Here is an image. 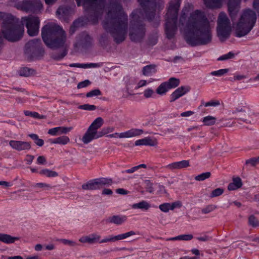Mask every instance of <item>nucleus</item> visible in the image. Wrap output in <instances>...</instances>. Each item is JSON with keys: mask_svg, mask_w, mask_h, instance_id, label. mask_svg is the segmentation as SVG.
Listing matches in <instances>:
<instances>
[{"mask_svg": "<svg viewBox=\"0 0 259 259\" xmlns=\"http://www.w3.org/2000/svg\"><path fill=\"white\" fill-rule=\"evenodd\" d=\"M105 16L103 21L104 29L114 38L117 43L123 41L126 36L128 17L121 5L111 3L105 8Z\"/></svg>", "mask_w": 259, "mask_h": 259, "instance_id": "f257e3e1", "label": "nucleus"}, {"mask_svg": "<svg viewBox=\"0 0 259 259\" xmlns=\"http://www.w3.org/2000/svg\"><path fill=\"white\" fill-rule=\"evenodd\" d=\"M186 30V41L192 46L205 45L211 40L209 22L201 11L196 10L191 14Z\"/></svg>", "mask_w": 259, "mask_h": 259, "instance_id": "f03ea898", "label": "nucleus"}, {"mask_svg": "<svg viewBox=\"0 0 259 259\" xmlns=\"http://www.w3.org/2000/svg\"><path fill=\"white\" fill-rule=\"evenodd\" d=\"M0 20L3 21L2 37L10 41H17L23 36L24 28L19 20L10 14L0 12Z\"/></svg>", "mask_w": 259, "mask_h": 259, "instance_id": "7ed1b4c3", "label": "nucleus"}, {"mask_svg": "<svg viewBox=\"0 0 259 259\" xmlns=\"http://www.w3.org/2000/svg\"><path fill=\"white\" fill-rule=\"evenodd\" d=\"M41 37L49 48L55 49L63 47L66 40L65 31L55 23H48L41 29Z\"/></svg>", "mask_w": 259, "mask_h": 259, "instance_id": "20e7f679", "label": "nucleus"}, {"mask_svg": "<svg viewBox=\"0 0 259 259\" xmlns=\"http://www.w3.org/2000/svg\"><path fill=\"white\" fill-rule=\"evenodd\" d=\"M256 19L255 11L250 9L243 10L238 21L234 24L236 35L241 37L248 33L254 26Z\"/></svg>", "mask_w": 259, "mask_h": 259, "instance_id": "39448f33", "label": "nucleus"}, {"mask_svg": "<svg viewBox=\"0 0 259 259\" xmlns=\"http://www.w3.org/2000/svg\"><path fill=\"white\" fill-rule=\"evenodd\" d=\"M181 0H173L170 4L166 15L165 33L167 37L170 39L174 37L177 31L176 21L178 10Z\"/></svg>", "mask_w": 259, "mask_h": 259, "instance_id": "423d86ee", "label": "nucleus"}, {"mask_svg": "<svg viewBox=\"0 0 259 259\" xmlns=\"http://www.w3.org/2000/svg\"><path fill=\"white\" fill-rule=\"evenodd\" d=\"M103 119L101 117L96 118L88 128L87 132L82 137V141L87 144L94 139H97L109 133V128H103L98 132L97 130L103 124Z\"/></svg>", "mask_w": 259, "mask_h": 259, "instance_id": "0eeeda50", "label": "nucleus"}, {"mask_svg": "<svg viewBox=\"0 0 259 259\" xmlns=\"http://www.w3.org/2000/svg\"><path fill=\"white\" fill-rule=\"evenodd\" d=\"M231 31L230 22L227 15L223 12L219 14L218 18V35L222 41L229 37Z\"/></svg>", "mask_w": 259, "mask_h": 259, "instance_id": "6e6552de", "label": "nucleus"}, {"mask_svg": "<svg viewBox=\"0 0 259 259\" xmlns=\"http://www.w3.org/2000/svg\"><path fill=\"white\" fill-rule=\"evenodd\" d=\"M20 22L23 27L25 25L30 36H34L38 33L40 20L38 17L32 15L23 17Z\"/></svg>", "mask_w": 259, "mask_h": 259, "instance_id": "1a4fd4ad", "label": "nucleus"}, {"mask_svg": "<svg viewBox=\"0 0 259 259\" xmlns=\"http://www.w3.org/2000/svg\"><path fill=\"white\" fill-rule=\"evenodd\" d=\"M145 34L144 26L142 24L135 20L131 22L129 36L132 41H140L144 37Z\"/></svg>", "mask_w": 259, "mask_h": 259, "instance_id": "9d476101", "label": "nucleus"}, {"mask_svg": "<svg viewBox=\"0 0 259 259\" xmlns=\"http://www.w3.org/2000/svg\"><path fill=\"white\" fill-rule=\"evenodd\" d=\"M41 45L39 39H33L29 41L25 47V53L28 58H32L36 57L39 54Z\"/></svg>", "mask_w": 259, "mask_h": 259, "instance_id": "9b49d317", "label": "nucleus"}, {"mask_svg": "<svg viewBox=\"0 0 259 259\" xmlns=\"http://www.w3.org/2000/svg\"><path fill=\"white\" fill-rule=\"evenodd\" d=\"M143 8L146 17L152 20L155 16L156 3L155 0H138Z\"/></svg>", "mask_w": 259, "mask_h": 259, "instance_id": "f8f14e48", "label": "nucleus"}, {"mask_svg": "<svg viewBox=\"0 0 259 259\" xmlns=\"http://www.w3.org/2000/svg\"><path fill=\"white\" fill-rule=\"evenodd\" d=\"M77 5L80 6L81 3L87 9L100 10L104 8L105 0H76Z\"/></svg>", "mask_w": 259, "mask_h": 259, "instance_id": "ddd939ff", "label": "nucleus"}, {"mask_svg": "<svg viewBox=\"0 0 259 259\" xmlns=\"http://www.w3.org/2000/svg\"><path fill=\"white\" fill-rule=\"evenodd\" d=\"M27 12L38 13L42 9L43 6L40 0H30L26 2L23 6Z\"/></svg>", "mask_w": 259, "mask_h": 259, "instance_id": "4468645a", "label": "nucleus"}, {"mask_svg": "<svg viewBox=\"0 0 259 259\" xmlns=\"http://www.w3.org/2000/svg\"><path fill=\"white\" fill-rule=\"evenodd\" d=\"M241 0H228V9L232 19H235L240 8Z\"/></svg>", "mask_w": 259, "mask_h": 259, "instance_id": "2eb2a0df", "label": "nucleus"}, {"mask_svg": "<svg viewBox=\"0 0 259 259\" xmlns=\"http://www.w3.org/2000/svg\"><path fill=\"white\" fill-rule=\"evenodd\" d=\"M9 145L18 151L29 150L31 147L30 143L21 141L11 140L9 142Z\"/></svg>", "mask_w": 259, "mask_h": 259, "instance_id": "dca6fc26", "label": "nucleus"}, {"mask_svg": "<svg viewBox=\"0 0 259 259\" xmlns=\"http://www.w3.org/2000/svg\"><path fill=\"white\" fill-rule=\"evenodd\" d=\"M188 88L181 87L175 90L171 95L170 102H174L189 91Z\"/></svg>", "mask_w": 259, "mask_h": 259, "instance_id": "f3484780", "label": "nucleus"}, {"mask_svg": "<svg viewBox=\"0 0 259 259\" xmlns=\"http://www.w3.org/2000/svg\"><path fill=\"white\" fill-rule=\"evenodd\" d=\"M143 131L140 129H132L127 132L120 133L119 137L120 138H131L135 136H139L142 134Z\"/></svg>", "mask_w": 259, "mask_h": 259, "instance_id": "a211bd4d", "label": "nucleus"}, {"mask_svg": "<svg viewBox=\"0 0 259 259\" xmlns=\"http://www.w3.org/2000/svg\"><path fill=\"white\" fill-rule=\"evenodd\" d=\"M157 144V140L152 139L150 138H146L141 140H139L136 141L135 145H149L151 146H154Z\"/></svg>", "mask_w": 259, "mask_h": 259, "instance_id": "6ab92c4d", "label": "nucleus"}, {"mask_svg": "<svg viewBox=\"0 0 259 259\" xmlns=\"http://www.w3.org/2000/svg\"><path fill=\"white\" fill-rule=\"evenodd\" d=\"M72 128L71 127H57L50 129L48 131V134L53 136L57 135L58 133H59L60 134H65L71 131Z\"/></svg>", "mask_w": 259, "mask_h": 259, "instance_id": "aec40b11", "label": "nucleus"}, {"mask_svg": "<svg viewBox=\"0 0 259 259\" xmlns=\"http://www.w3.org/2000/svg\"><path fill=\"white\" fill-rule=\"evenodd\" d=\"M222 0H204L206 7L210 9H218L222 6Z\"/></svg>", "mask_w": 259, "mask_h": 259, "instance_id": "412c9836", "label": "nucleus"}, {"mask_svg": "<svg viewBox=\"0 0 259 259\" xmlns=\"http://www.w3.org/2000/svg\"><path fill=\"white\" fill-rule=\"evenodd\" d=\"M100 236L96 235H92V237L89 236H83L79 239V241L82 243H93L100 239Z\"/></svg>", "mask_w": 259, "mask_h": 259, "instance_id": "4be33fe9", "label": "nucleus"}, {"mask_svg": "<svg viewBox=\"0 0 259 259\" xmlns=\"http://www.w3.org/2000/svg\"><path fill=\"white\" fill-rule=\"evenodd\" d=\"M18 237H14L7 234H0V240L6 243H13L19 240Z\"/></svg>", "mask_w": 259, "mask_h": 259, "instance_id": "5701e85b", "label": "nucleus"}, {"mask_svg": "<svg viewBox=\"0 0 259 259\" xmlns=\"http://www.w3.org/2000/svg\"><path fill=\"white\" fill-rule=\"evenodd\" d=\"M156 66L154 64L149 65L143 67L142 70L143 74L148 76L150 74L155 73Z\"/></svg>", "mask_w": 259, "mask_h": 259, "instance_id": "b1692460", "label": "nucleus"}, {"mask_svg": "<svg viewBox=\"0 0 259 259\" xmlns=\"http://www.w3.org/2000/svg\"><path fill=\"white\" fill-rule=\"evenodd\" d=\"M83 190H95L100 189L96 180L82 185Z\"/></svg>", "mask_w": 259, "mask_h": 259, "instance_id": "393cba45", "label": "nucleus"}, {"mask_svg": "<svg viewBox=\"0 0 259 259\" xmlns=\"http://www.w3.org/2000/svg\"><path fill=\"white\" fill-rule=\"evenodd\" d=\"M69 138L67 136H62L58 137L52 141L53 144H60L65 145L69 142Z\"/></svg>", "mask_w": 259, "mask_h": 259, "instance_id": "a878e982", "label": "nucleus"}, {"mask_svg": "<svg viewBox=\"0 0 259 259\" xmlns=\"http://www.w3.org/2000/svg\"><path fill=\"white\" fill-rule=\"evenodd\" d=\"M34 71L27 67H23L19 70L20 75L27 77L34 73Z\"/></svg>", "mask_w": 259, "mask_h": 259, "instance_id": "bb28decb", "label": "nucleus"}, {"mask_svg": "<svg viewBox=\"0 0 259 259\" xmlns=\"http://www.w3.org/2000/svg\"><path fill=\"white\" fill-rule=\"evenodd\" d=\"M125 217H120L118 215H113L108 219L109 222L115 224H121L123 222Z\"/></svg>", "mask_w": 259, "mask_h": 259, "instance_id": "cd10ccee", "label": "nucleus"}, {"mask_svg": "<svg viewBox=\"0 0 259 259\" xmlns=\"http://www.w3.org/2000/svg\"><path fill=\"white\" fill-rule=\"evenodd\" d=\"M99 188H101L106 185H111L112 183V180L111 179L101 178L96 180Z\"/></svg>", "mask_w": 259, "mask_h": 259, "instance_id": "c85d7f7f", "label": "nucleus"}, {"mask_svg": "<svg viewBox=\"0 0 259 259\" xmlns=\"http://www.w3.org/2000/svg\"><path fill=\"white\" fill-rule=\"evenodd\" d=\"M169 89L177 87L180 84V80L179 79L171 77L166 81Z\"/></svg>", "mask_w": 259, "mask_h": 259, "instance_id": "c756f323", "label": "nucleus"}, {"mask_svg": "<svg viewBox=\"0 0 259 259\" xmlns=\"http://www.w3.org/2000/svg\"><path fill=\"white\" fill-rule=\"evenodd\" d=\"M203 122L207 126L214 125L216 122V118L211 116H207L204 117Z\"/></svg>", "mask_w": 259, "mask_h": 259, "instance_id": "7c9ffc66", "label": "nucleus"}, {"mask_svg": "<svg viewBox=\"0 0 259 259\" xmlns=\"http://www.w3.org/2000/svg\"><path fill=\"white\" fill-rule=\"evenodd\" d=\"M169 90L166 82L162 83L157 89L156 93L158 94L161 95L165 93Z\"/></svg>", "mask_w": 259, "mask_h": 259, "instance_id": "2f4dec72", "label": "nucleus"}, {"mask_svg": "<svg viewBox=\"0 0 259 259\" xmlns=\"http://www.w3.org/2000/svg\"><path fill=\"white\" fill-rule=\"evenodd\" d=\"M135 232L133 231H131L127 233H126L123 234L117 235L116 236H114L113 237H112V241H115L117 240H122L124 239L131 235H135Z\"/></svg>", "mask_w": 259, "mask_h": 259, "instance_id": "473e14b6", "label": "nucleus"}, {"mask_svg": "<svg viewBox=\"0 0 259 259\" xmlns=\"http://www.w3.org/2000/svg\"><path fill=\"white\" fill-rule=\"evenodd\" d=\"M193 238V236L192 235H183L178 236L175 237L168 238L167 239V241L169 240H190Z\"/></svg>", "mask_w": 259, "mask_h": 259, "instance_id": "72a5a7b5", "label": "nucleus"}, {"mask_svg": "<svg viewBox=\"0 0 259 259\" xmlns=\"http://www.w3.org/2000/svg\"><path fill=\"white\" fill-rule=\"evenodd\" d=\"M248 223L253 227L259 226V221L253 215H251L248 218Z\"/></svg>", "mask_w": 259, "mask_h": 259, "instance_id": "f704fd0d", "label": "nucleus"}, {"mask_svg": "<svg viewBox=\"0 0 259 259\" xmlns=\"http://www.w3.org/2000/svg\"><path fill=\"white\" fill-rule=\"evenodd\" d=\"M133 208H138L141 209H145L146 210L148 209L150 205L146 201H142L138 203H136L133 205Z\"/></svg>", "mask_w": 259, "mask_h": 259, "instance_id": "c9c22d12", "label": "nucleus"}, {"mask_svg": "<svg viewBox=\"0 0 259 259\" xmlns=\"http://www.w3.org/2000/svg\"><path fill=\"white\" fill-rule=\"evenodd\" d=\"M29 136L31 139H32L33 140H34L35 141V143L37 145H38L39 146H42L44 145V140L42 139H39L38 136L37 135L32 134L29 135Z\"/></svg>", "mask_w": 259, "mask_h": 259, "instance_id": "e433bc0d", "label": "nucleus"}, {"mask_svg": "<svg viewBox=\"0 0 259 259\" xmlns=\"http://www.w3.org/2000/svg\"><path fill=\"white\" fill-rule=\"evenodd\" d=\"M25 115L26 116H30L34 118H38V119H44L46 118V116L44 115H40L37 112H30L28 111H26L24 112Z\"/></svg>", "mask_w": 259, "mask_h": 259, "instance_id": "4c0bfd02", "label": "nucleus"}, {"mask_svg": "<svg viewBox=\"0 0 259 259\" xmlns=\"http://www.w3.org/2000/svg\"><path fill=\"white\" fill-rule=\"evenodd\" d=\"M40 174L45 175L48 177H54L57 176V173L48 169H43L40 171Z\"/></svg>", "mask_w": 259, "mask_h": 259, "instance_id": "58836bf2", "label": "nucleus"}, {"mask_svg": "<svg viewBox=\"0 0 259 259\" xmlns=\"http://www.w3.org/2000/svg\"><path fill=\"white\" fill-rule=\"evenodd\" d=\"M210 172H207L196 176L195 179L197 181H203L206 179L209 178L210 177Z\"/></svg>", "mask_w": 259, "mask_h": 259, "instance_id": "ea45409f", "label": "nucleus"}, {"mask_svg": "<svg viewBox=\"0 0 259 259\" xmlns=\"http://www.w3.org/2000/svg\"><path fill=\"white\" fill-rule=\"evenodd\" d=\"M68 13V10L66 7H60L59 8L56 14L58 15H60L62 17L67 15Z\"/></svg>", "mask_w": 259, "mask_h": 259, "instance_id": "a19ab883", "label": "nucleus"}, {"mask_svg": "<svg viewBox=\"0 0 259 259\" xmlns=\"http://www.w3.org/2000/svg\"><path fill=\"white\" fill-rule=\"evenodd\" d=\"M232 181H233V184L236 186H237V187L238 189L242 187V181H241V179L239 177H234L232 179Z\"/></svg>", "mask_w": 259, "mask_h": 259, "instance_id": "79ce46f5", "label": "nucleus"}, {"mask_svg": "<svg viewBox=\"0 0 259 259\" xmlns=\"http://www.w3.org/2000/svg\"><path fill=\"white\" fill-rule=\"evenodd\" d=\"M81 25L79 20H76L73 22L70 28V31L71 33H73L76 28L79 27Z\"/></svg>", "mask_w": 259, "mask_h": 259, "instance_id": "37998d69", "label": "nucleus"}, {"mask_svg": "<svg viewBox=\"0 0 259 259\" xmlns=\"http://www.w3.org/2000/svg\"><path fill=\"white\" fill-rule=\"evenodd\" d=\"M160 209L163 212H167L170 209V204L166 203L159 205Z\"/></svg>", "mask_w": 259, "mask_h": 259, "instance_id": "c03bdc74", "label": "nucleus"}, {"mask_svg": "<svg viewBox=\"0 0 259 259\" xmlns=\"http://www.w3.org/2000/svg\"><path fill=\"white\" fill-rule=\"evenodd\" d=\"M101 94V91L97 89V90H93V91L88 93L86 95V96L87 97H91L94 96H99V95H100Z\"/></svg>", "mask_w": 259, "mask_h": 259, "instance_id": "a18cd8bd", "label": "nucleus"}, {"mask_svg": "<svg viewBox=\"0 0 259 259\" xmlns=\"http://www.w3.org/2000/svg\"><path fill=\"white\" fill-rule=\"evenodd\" d=\"M79 108L87 110H94L96 107L95 105L85 104L80 106Z\"/></svg>", "mask_w": 259, "mask_h": 259, "instance_id": "49530a36", "label": "nucleus"}, {"mask_svg": "<svg viewBox=\"0 0 259 259\" xmlns=\"http://www.w3.org/2000/svg\"><path fill=\"white\" fill-rule=\"evenodd\" d=\"M223 193V189L217 188L213 190L211 193V197H216L220 196Z\"/></svg>", "mask_w": 259, "mask_h": 259, "instance_id": "de8ad7c7", "label": "nucleus"}, {"mask_svg": "<svg viewBox=\"0 0 259 259\" xmlns=\"http://www.w3.org/2000/svg\"><path fill=\"white\" fill-rule=\"evenodd\" d=\"M234 57V54L231 52H229L228 54L221 56L218 58V60H225L228 59L232 58Z\"/></svg>", "mask_w": 259, "mask_h": 259, "instance_id": "09e8293b", "label": "nucleus"}, {"mask_svg": "<svg viewBox=\"0 0 259 259\" xmlns=\"http://www.w3.org/2000/svg\"><path fill=\"white\" fill-rule=\"evenodd\" d=\"M227 69H221L218 71H213L211 72V74L213 75H222L228 72Z\"/></svg>", "mask_w": 259, "mask_h": 259, "instance_id": "8fccbe9b", "label": "nucleus"}, {"mask_svg": "<svg viewBox=\"0 0 259 259\" xmlns=\"http://www.w3.org/2000/svg\"><path fill=\"white\" fill-rule=\"evenodd\" d=\"M167 167L170 169H180L179 162H176L169 164L167 165Z\"/></svg>", "mask_w": 259, "mask_h": 259, "instance_id": "3c124183", "label": "nucleus"}, {"mask_svg": "<svg viewBox=\"0 0 259 259\" xmlns=\"http://www.w3.org/2000/svg\"><path fill=\"white\" fill-rule=\"evenodd\" d=\"M99 65L97 63H90V64H82L81 68H95L99 67Z\"/></svg>", "mask_w": 259, "mask_h": 259, "instance_id": "603ef678", "label": "nucleus"}, {"mask_svg": "<svg viewBox=\"0 0 259 259\" xmlns=\"http://www.w3.org/2000/svg\"><path fill=\"white\" fill-rule=\"evenodd\" d=\"M91 83V82L89 80H85L83 81L79 82L77 85L78 89L82 88L89 85Z\"/></svg>", "mask_w": 259, "mask_h": 259, "instance_id": "864d4df0", "label": "nucleus"}, {"mask_svg": "<svg viewBox=\"0 0 259 259\" xmlns=\"http://www.w3.org/2000/svg\"><path fill=\"white\" fill-rule=\"evenodd\" d=\"M180 165V168H183L188 167L189 166V162L188 160H183L179 162Z\"/></svg>", "mask_w": 259, "mask_h": 259, "instance_id": "5fc2aeb1", "label": "nucleus"}, {"mask_svg": "<svg viewBox=\"0 0 259 259\" xmlns=\"http://www.w3.org/2000/svg\"><path fill=\"white\" fill-rule=\"evenodd\" d=\"M182 206V203L180 201H176L170 204V209L173 210L177 207H181Z\"/></svg>", "mask_w": 259, "mask_h": 259, "instance_id": "6e6d98bb", "label": "nucleus"}, {"mask_svg": "<svg viewBox=\"0 0 259 259\" xmlns=\"http://www.w3.org/2000/svg\"><path fill=\"white\" fill-rule=\"evenodd\" d=\"M186 17H187V14H186L184 12V11L183 10L182 15L180 18V23H181L182 25H183L184 24V22L186 21Z\"/></svg>", "mask_w": 259, "mask_h": 259, "instance_id": "4d7b16f0", "label": "nucleus"}, {"mask_svg": "<svg viewBox=\"0 0 259 259\" xmlns=\"http://www.w3.org/2000/svg\"><path fill=\"white\" fill-rule=\"evenodd\" d=\"M245 163L246 164H250L252 166H255L257 163V162L255 158H253L247 160L245 162Z\"/></svg>", "mask_w": 259, "mask_h": 259, "instance_id": "13d9d810", "label": "nucleus"}, {"mask_svg": "<svg viewBox=\"0 0 259 259\" xmlns=\"http://www.w3.org/2000/svg\"><path fill=\"white\" fill-rule=\"evenodd\" d=\"M214 209V207H213L211 205H210V206H208L206 207L203 208L202 211L203 213H207L210 212V211L213 210Z\"/></svg>", "mask_w": 259, "mask_h": 259, "instance_id": "bf43d9fd", "label": "nucleus"}, {"mask_svg": "<svg viewBox=\"0 0 259 259\" xmlns=\"http://www.w3.org/2000/svg\"><path fill=\"white\" fill-rule=\"evenodd\" d=\"M153 93V90L151 89H147L144 92V96L146 98H149L152 96Z\"/></svg>", "mask_w": 259, "mask_h": 259, "instance_id": "052dcab7", "label": "nucleus"}, {"mask_svg": "<svg viewBox=\"0 0 259 259\" xmlns=\"http://www.w3.org/2000/svg\"><path fill=\"white\" fill-rule=\"evenodd\" d=\"M220 102L218 101H210L208 102L205 103V106H217L220 105Z\"/></svg>", "mask_w": 259, "mask_h": 259, "instance_id": "680f3d73", "label": "nucleus"}, {"mask_svg": "<svg viewBox=\"0 0 259 259\" xmlns=\"http://www.w3.org/2000/svg\"><path fill=\"white\" fill-rule=\"evenodd\" d=\"M66 51H64V52L59 56H56L55 55H53V58L54 59L58 60L63 58L66 55Z\"/></svg>", "mask_w": 259, "mask_h": 259, "instance_id": "e2e57ef3", "label": "nucleus"}, {"mask_svg": "<svg viewBox=\"0 0 259 259\" xmlns=\"http://www.w3.org/2000/svg\"><path fill=\"white\" fill-rule=\"evenodd\" d=\"M238 188L233 183H231L228 185V189L230 191L235 190Z\"/></svg>", "mask_w": 259, "mask_h": 259, "instance_id": "0e129e2a", "label": "nucleus"}, {"mask_svg": "<svg viewBox=\"0 0 259 259\" xmlns=\"http://www.w3.org/2000/svg\"><path fill=\"white\" fill-rule=\"evenodd\" d=\"M46 158L43 156H40L37 158V162L38 163L43 164L46 162Z\"/></svg>", "mask_w": 259, "mask_h": 259, "instance_id": "69168bd1", "label": "nucleus"}, {"mask_svg": "<svg viewBox=\"0 0 259 259\" xmlns=\"http://www.w3.org/2000/svg\"><path fill=\"white\" fill-rule=\"evenodd\" d=\"M116 192L118 193V194H122V195H125V194H127V191L123 189H121V188L117 189L116 190Z\"/></svg>", "mask_w": 259, "mask_h": 259, "instance_id": "338daca9", "label": "nucleus"}, {"mask_svg": "<svg viewBox=\"0 0 259 259\" xmlns=\"http://www.w3.org/2000/svg\"><path fill=\"white\" fill-rule=\"evenodd\" d=\"M146 84V80H141L138 83V88L144 86Z\"/></svg>", "mask_w": 259, "mask_h": 259, "instance_id": "774afa93", "label": "nucleus"}]
</instances>
